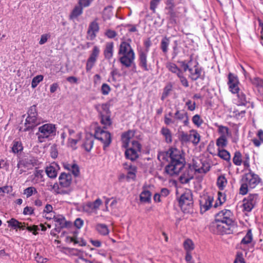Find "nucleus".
Here are the masks:
<instances>
[{
	"label": "nucleus",
	"mask_w": 263,
	"mask_h": 263,
	"mask_svg": "<svg viewBox=\"0 0 263 263\" xmlns=\"http://www.w3.org/2000/svg\"><path fill=\"white\" fill-rule=\"evenodd\" d=\"M96 109L99 113L100 122L103 127H96L94 136L103 144V150H105L110 145L112 141L110 133L105 130L112 124L111 111L109 110V106L106 103L97 105Z\"/></svg>",
	"instance_id": "1"
},
{
	"label": "nucleus",
	"mask_w": 263,
	"mask_h": 263,
	"mask_svg": "<svg viewBox=\"0 0 263 263\" xmlns=\"http://www.w3.org/2000/svg\"><path fill=\"white\" fill-rule=\"evenodd\" d=\"M165 156L169 158V163L165 167L164 173L169 176L178 175L185 164L183 153L175 147H171L167 152L159 154L158 159L160 160L162 157L164 159Z\"/></svg>",
	"instance_id": "2"
},
{
	"label": "nucleus",
	"mask_w": 263,
	"mask_h": 263,
	"mask_svg": "<svg viewBox=\"0 0 263 263\" xmlns=\"http://www.w3.org/2000/svg\"><path fill=\"white\" fill-rule=\"evenodd\" d=\"M241 180L242 183L239 189V194L245 195L249 189L255 188L261 182V179L251 169H249V172L243 176Z\"/></svg>",
	"instance_id": "3"
},
{
	"label": "nucleus",
	"mask_w": 263,
	"mask_h": 263,
	"mask_svg": "<svg viewBox=\"0 0 263 263\" xmlns=\"http://www.w3.org/2000/svg\"><path fill=\"white\" fill-rule=\"evenodd\" d=\"M57 129L56 125L52 123H46L40 126L36 133L38 142L42 143L46 140L53 139L56 136Z\"/></svg>",
	"instance_id": "4"
},
{
	"label": "nucleus",
	"mask_w": 263,
	"mask_h": 263,
	"mask_svg": "<svg viewBox=\"0 0 263 263\" xmlns=\"http://www.w3.org/2000/svg\"><path fill=\"white\" fill-rule=\"evenodd\" d=\"M25 122L24 131L32 129L41 122V119L38 116L36 105H33L29 108Z\"/></svg>",
	"instance_id": "5"
},
{
	"label": "nucleus",
	"mask_w": 263,
	"mask_h": 263,
	"mask_svg": "<svg viewBox=\"0 0 263 263\" xmlns=\"http://www.w3.org/2000/svg\"><path fill=\"white\" fill-rule=\"evenodd\" d=\"M178 121H182L184 125L187 126L189 124L188 114L185 111L177 109L174 114V119L164 116V122L166 125L177 124Z\"/></svg>",
	"instance_id": "6"
},
{
	"label": "nucleus",
	"mask_w": 263,
	"mask_h": 263,
	"mask_svg": "<svg viewBox=\"0 0 263 263\" xmlns=\"http://www.w3.org/2000/svg\"><path fill=\"white\" fill-rule=\"evenodd\" d=\"M216 220L225 223L227 227L232 225L233 222V214L229 210H223L217 213L215 217Z\"/></svg>",
	"instance_id": "7"
},
{
	"label": "nucleus",
	"mask_w": 263,
	"mask_h": 263,
	"mask_svg": "<svg viewBox=\"0 0 263 263\" xmlns=\"http://www.w3.org/2000/svg\"><path fill=\"white\" fill-rule=\"evenodd\" d=\"M179 204L184 212H190L192 209L193 204L192 194L190 193L182 194L179 198Z\"/></svg>",
	"instance_id": "8"
},
{
	"label": "nucleus",
	"mask_w": 263,
	"mask_h": 263,
	"mask_svg": "<svg viewBox=\"0 0 263 263\" xmlns=\"http://www.w3.org/2000/svg\"><path fill=\"white\" fill-rule=\"evenodd\" d=\"M100 52V48L98 46H93L90 55L86 62V70L87 72L90 71L92 68L94 66L97 61L98 58L99 57Z\"/></svg>",
	"instance_id": "9"
},
{
	"label": "nucleus",
	"mask_w": 263,
	"mask_h": 263,
	"mask_svg": "<svg viewBox=\"0 0 263 263\" xmlns=\"http://www.w3.org/2000/svg\"><path fill=\"white\" fill-rule=\"evenodd\" d=\"M53 219L57 223L56 228L54 230L59 232L61 229L65 228H68L71 225L70 221H67L65 217L62 215H53Z\"/></svg>",
	"instance_id": "10"
},
{
	"label": "nucleus",
	"mask_w": 263,
	"mask_h": 263,
	"mask_svg": "<svg viewBox=\"0 0 263 263\" xmlns=\"http://www.w3.org/2000/svg\"><path fill=\"white\" fill-rule=\"evenodd\" d=\"M130 133V130H129L127 132L123 133L121 136V141L122 143V147L126 148L125 152L126 158L132 160L131 154L129 153L130 152H132V148H127L129 145V142L131 138Z\"/></svg>",
	"instance_id": "11"
},
{
	"label": "nucleus",
	"mask_w": 263,
	"mask_h": 263,
	"mask_svg": "<svg viewBox=\"0 0 263 263\" xmlns=\"http://www.w3.org/2000/svg\"><path fill=\"white\" fill-rule=\"evenodd\" d=\"M99 29V24L97 20L90 22L87 31V39L90 41L94 40L97 36Z\"/></svg>",
	"instance_id": "12"
},
{
	"label": "nucleus",
	"mask_w": 263,
	"mask_h": 263,
	"mask_svg": "<svg viewBox=\"0 0 263 263\" xmlns=\"http://www.w3.org/2000/svg\"><path fill=\"white\" fill-rule=\"evenodd\" d=\"M214 201L212 196L204 195L200 198L199 203L200 206V212L203 213L209 210L212 206Z\"/></svg>",
	"instance_id": "13"
},
{
	"label": "nucleus",
	"mask_w": 263,
	"mask_h": 263,
	"mask_svg": "<svg viewBox=\"0 0 263 263\" xmlns=\"http://www.w3.org/2000/svg\"><path fill=\"white\" fill-rule=\"evenodd\" d=\"M194 68H190L189 72L190 75L189 77L193 81H196L198 79L201 78V73H202V68L198 66V63L196 62V64L194 66Z\"/></svg>",
	"instance_id": "14"
},
{
	"label": "nucleus",
	"mask_w": 263,
	"mask_h": 263,
	"mask_svg": "<svg viewBox=\"0 0 263 263\" xmlns=\"http://www.w3.org/2000/svg\"><path fill=\"white\" fill-rule=\"evenodd\" d=\"M59 179L60 185L62 187H68L71 183L72 177L69 173H62L61 174Z\"/></svg>",
	"instance_id": "15"
},
{
	"label": "nucleus",
	"mask_w": 263,
	"mask_h": 263,
	"mask_svg": "<svg viewBox=\"0 0 263 263\" xmlns=\"http://www.w3.org/2000/svg\"><path fill=\"white\" fill-rule=\"evenodd\" d=\"M147 53H148L147 52L144 51V50L142 48H140L138 50L139 65L144 70H146V71L148 70L147 64Z\"/></svg>",
	"instance_id": "16"
},
{
	"label": "nucleus",
	"mask_w": 263,
	"mask_h": 263,
	"mask_svg": "<svg viewBox=\"0 0 263 263\" xmlns=\"http://www.w3.org/2000/svg\"><path fill=\"white\" fill-rule=\"evenodd\" d=\"M60 169L59 166L56 163H52L46 168V173L50 178H55L57 176L58 172Z\"/></svg>",
	"instance_id": "17"
},
{
	"label": "nucleus",
	"mask_w": 263,
	"mask_h": 263,
	"mask_svg": "<svg viewBox=\"0 0 263 263\" xmlns=\"http://www.w3.org/2000/svg\"><path fill=\"white\" fill-rule=\"evenodd\" d=\"M224 224H225V223L218 221L215 220V222L213 223L212 226V227L215 228V232L219 234L226 233L227 231L229 230V228L226 227V226H224Z\"/></svg>",
	"instance_id": "18"
},
{
	"label": "nucleus",
	"mask_w": 263,
	"mask_h": 263,
	"mask_svg": "<svg viewBox=\"0 0 263 263\" xmlns=\"http://www.w3.org/2000/svg\"><path fill=\"white\" fill-rule=\"evenodd\" d=\"M119 54L123 55H132V47L130 44L125 42L121 43L120 46Z\"/></svg>",
	"instance_id": "19"
},
{
	"label": "nucleus",
	"mask_w": 263,
	"mask_h": 263,
	"mask_svg": "<svg viewBox=\"0 0 263 263\" xmlns=\"http://www.w3.org/2000/svg\"><path fill=\"white\" fill-rule=\"evenodd\" d=\"M142 146L138 141H133V161L141 155Z\"/></svg>",
	"instance_id": "20"
},
{
	"label": "nucleus",
	"mask_w": 263,
	"mask_h": 263,
	"mask_svg": "<svg viewBox=\"0 0 263 263\" xmlns=\"http://www.w3.org/2000/svg\"><path fill=\"white\" fill-rule=\"evenodd\" d=\"M114 44L113 42L106 43L103 52L105 59L110 60L112 57L114 53Z\"/></svg>",
	"instance_id": "21"
},
{
	"label": "nucleus",
	"mask_w": 263,
	"mask_h": 263,
	"mask_svg": "<svg viewBox=\"0 0 263 263\" xmlns=\"http://www.w3.org/2000/svg\"><path fill=\"white\" fill-rule=\"evenodd\" d=\"M170 42V37L166 36H164L161 40L160 48L164 55H166L168 52Z\"/></svg>",
	"instance_id": "22"
},
{
	"label": "nucleus",
	"mask_w": 263,
	"mask_h": 263,
	"mask_svg": "<svg viewBox=\"0 0 263 263\" xmlns=\"http://www.w3.org/2000/svg\"><path fill=\"white\" fill-rule=\"evenodd\" d=\"M201 166H199L197 165V163H194L193 164V168L195 171V172L198 173H203L205 174L208 171H209L210 169V166L208 164H204L201 161L200 162Z\"/></svg>",
	"instance_id": "23"
},
{
	"label": "nucleus",
	"mask_w": 263,
	"mask_h": 263,
	"mask_svg": "<svg viewBox=\"0 0 263 263\" xmlns=\"http://www.w3.org/2000/svg\"><path fill=\"white\" fill-rule=\"evenodd\" d=\"M96 230L100 235L106 236L109 234V230L107 225L103 223H98L95 227Z\"/></svg>",
	"instance_id": "24"
},
{
	"label": "nucleus",
	"mask_w": 263,
	"mask_h": 263,
	"mask_svg": "<svg viewBox=\"0 0 263 263\" xmlns=\"http://www.w3.org/2000/svg\"><path fill=\"white\" fill-rule=\"evenodd\" d=\"M83 7L79 5L76 6L69 15V18L70 20L76 19L81 15L83 13Z\"/></svg>",
	"instance_id": "25"
},
{
	"label": "nucleus",
	"mask_w": 263,
	"mask_h": 263,
	"mask_svg": "<svg viewBox=\"0 0 263 263\" xmlns=\"http://www.w3.org/2000/svg\"><path fill=\"white\" fill-rule=\"evenodd\" d=\"M94 140L91 136L86 137L85 141L82 145L85 150L88 152H90L93 147Z\"/></svg>",
	"instance_id": "26"
},
{
	"label": "nucleus",
	"mask_w": 263,
	"mask_h": 263,
	"mask_svg": "<svg viewBox=\"0 0 263 263\" xmlns=\"http://www.w3.org/2000/svg\"><path fill=\"white\" fill-rule=\"evenodd\" d=\"M161 134L165 138V141L167 143H171L172 142V135L171 130L167 127H162Z\"/></svg>",
	"instance_id": "27"
},
{
	"label": "nucleus",
	"mask_w": 263,
	"mask_h": 263,
	"mask_svg": "<svg viewBox=\"0 0 263 263\" xmlns=\"http://www.w3.org/2000/svg\"><path fill=\"white\" fill-rule=\"evenodd\" d=\"M252 83L257 87L258 92L262 96L263 100V80L257 77L254 78L252 79Z\"/></svg>",
	"instance_id": "28"
},
{
	"label": "nucleus",
	"mask_w": 263,
	"mask_h": 263,
	"mask_svg": "<svg viewBox=\"0 0 263 263\" xmlns=\"http://www.w3.org/2000/svg\"><path fill=\"white\" fill-rule=\"evenodd\" d=\"M102 204V201L100 198L97 199L93 202H89L87 203V207L90 208V209L95 213H97V211L99 209L100 206Z\"/></svg>",
	"instance_id": "29"
},
{
	"label": "nucleus",
	"mask_w": 263,
	"mask_h": 263,
	"mask_svg": "<svg viewBox=\"0 0 263 263\" xmlns=\"http://www.w3.org/2000/svg\"><path fill=\"white\" fill-rule=\"evenodd\" d=\"M166 67L170 71L176 74L177 76L183 72L182 70L174 63L171 62L167 63Z\"/></svg>",
	"instance_id": "30"
},
{
	"label": "nucleus",
	"mask_w": 263,
	"mask_h": 263,
	"mask_svg": "<svg viewBox=\"0 0 263 263\" xmlns=\"http://www.w3.org/2000/svg\"><path fill=\"white\" fill-rule=\"evenodd\" d=\"M191 135V141L194 145H197L200 140V136L197 130L192 129L190 130Z\"/></svg>",
	"instance_id": "31"
},
{
	"label": "nucleus",
	"mask_w": 263,
	"mask_h": 263,
	"mask_svg": "<svg viewBox=\"0 0 263 263\" xmlns=\"http://www.w3.org/2000/svg\"><path fill=\"white\" fill-rule=\"evenodd\" d=\"M23 150L22 143L20 141L14 140L12 143V152L14 154H18Z\"/></svg>",
	"instance_id": "32"
},
{
	"label": "nucleus",
	"mask_w": 263,
	"mask_h": 263,
	"mask_svg": "<svg viewBox=\"0 0 263 263\" xmlns=\"http://www.w3.org/2000/svg\"><path fill=\"white\" fill-rule=\"evenodd\" d=\"M151 193L148 190L143 191L140 194V200L144 202H150L151 200Z\"/></svg>",
	"instance_id": "33"
},
{
	"label": "nucleus",
	"mask_w": 263,
	"mask_h": 263,
	"mask_svg": "<svg viewBox=\"0 0 263 263\" xmlns=\"http://www.w3.org/2000/svg\"><path fill=\"white\" fill-rule=\"evenodd\" d=\"M190 170L188 169L186 172L180 176V180L183 183H187L193 178L192 174H190Z\"/></svg>",
	"instance_id": "34"
},
{
	"label": "nucleus",
	"mask_w": 263,
	"mask_h": 263,
	"mask_svg": "<svg viewBox=\"0 0 263 263\" xmlns=\"http://www.w3.org/2000/svg\"><path fill=\"white\" fill-rule=\"evenodd\" d=\"M88 255L86 253L81 254L78 255V257L75 259L76 263H93L87 258Z\"/></svg>",
	"instance_id": "35"
},
{
	"label": "nucleus",
	"mask_w": 263,
	"mask_h": 263,
	"mask_svg": "<svg viewBox=\"0 0 263 263\" xmlns=\"http://www.w3.org/2000/svg\"><path fill=\"white\" fill-rule=\"evenodd\" d=\"M218 132L220 134V136H223L227 138L229 136H231V132L229 128L227 126L223 125H218Z\"/></svg>",
	"instance_id": "36"
},
{
	"label": "nucleus",
	"mask_w": 263,
	"mask_h": 263,
	"mask_svg": "<svg viewBox=\"0 0 263 263\" xmlns=\"http://www.w3.org/2000/svg\"><path fill=\"white\" fill-rule=\"evenodd\" d=\"M120 61L121 64L125 67H129L132 64V55H122L120 58Z\"/></svg>",
	"instance_id": "37"
},
{
	"label": "nucleus",
	"mask_w": 263,
	"mask_h": 263,
	"mask_svg": "<svg viewBox=\"0 0 263 263\" xmlns=\"http://www.w3.org/2000/svg\"><path fill=\"white\" fill-rule=\"evenodd\" d=\"M37 193L36 189L34 186H29L25 189L23 191V194L26 195V198H28L33 195Z\"/></svg>",
	"instance_id": "38"
},
{
	"label": "nucleus",
	"mask_w": 263,
	"mask_h": 263,
	"mask_svg": "<svg viewBox=\"0 0 263 263\" xmlns=\"http://www.w3.org/2000/svg\"><path fill=\"white\" fill-rule=\"evenodd\" d=\"M227 183V180L223 175H221L218 177L217 180V185L220 190H223Z\"/></svg>",
	"instance_id": "39"
},
{
	"label": "nucleus",
	"mask_w": 263,
	"mask_h": 263,
	"mask_svg": "<svg viewBox=\"0 0 263 263\" xmlns=\"http://www.w3.org/2000/svg\"><path fill=\"white\" fill-rule=\"evenodd\" d=\"M218 156L227 161H230L231 158L230 154L226 149H218Z\"/></svg>",
	"instance_id": "40"
},
{
	"label": "nucleus",
	"mask_w": 263,
	"mask_h": 263,
	"mask_svg": "<svg viewBox=\"0 0 263 263\" xmlns=\"http://www.w3.org/2000/svg\"><path fill=\"white\" fill-rule=\"evenodd\" d=\"M233 162L234 164L237 166H240L241 165L242 162V155L240 152H235L234 153V156L233 158Z\"/></svg>",
	"instance_id": "41"
},
{
	"label": "nucleus",
	"mask_w": 263,
	"mask_h": 263,
	"mask_svg": "<svg viewBox=\"0 0 263 263\" xmlns=\"http://www.w3.org/2000/svg\"><path fill=\"white\" fill-rule=\"evenodd\" d=\"M172 85L171 83L167 84L164 88L163 91L161 98V100L164 101V99L168 97L172 90Z\"/></svg>",
	"instance_id": "42"
},
{
	"label": "nucleus",
	"mask_w": 263,
	"mask_h": 263,
	"mask_svg": "<svg viewBox=\"0 0 263 263\" xmlns=\"http://www.w3.org/2000/svg\"><path fill=\"white\" fill-rule=\"evenodd\" d=\"M236 93H237L239 104L240 105H246L248 101L245 93H243L242 91L239 92V91Z\"/></svg>",
	"instance_id": "43"
},
{
	"label": "nucleus",
	"mask_w": 263,
	"mask_h": 263,
	"mask_svg": "<svg viewBox=\"0 0 263 263\" xmlns=\"http://www.w3.org/2000/svg\"><path fill=\"white\" fill-rule=\"evenodd\" d=\"M167 10H168L167 14L169 15L171 22L176 24L177 23V18L178 17V13L175 12L173 8Z\"/></svg>",
	"instance_id": "44"
},
{
	"label": "nucleus",
	"mask_w": 263,
	"mask_h": 263,
	"mask_svg": "<svg viewBox=\"0 0 263 263\" xmlns=\"http://www.w3.org/2000/svg\"><path fill=\"white\" fill-rule=\"evenodd\" d=\"M33 180H35L36 182H41L44 181V171L42 170H37L35 171L33 174Z\"/></svg>",
	"instance_id": "45"
},
{
	"label": "nucleus",
	"mask_w": 263,
	"mask_h": 263,
	"mask_svg": "<svg viewBox=\"0 0 263 263\" xmlns=\"http://www.w3.org/2000/svg\"><path fill=\"white\" fill-rule=\"evenodd\" d=\"M253 236L251 230H249L245 235V236L241 240V243L245 245H247L252 241Z\"/></svg>",
	"instance_id": "46"
},
{
	"label": "nucleus",
	"mask_w": 263,
	"mask_h": 263,
	"mask_svg": "<svg viewBox=\"0 0 263 263\" xmlns=\"http://www.w3.org/2000/svg\"><path fill=\"white\" fill-rule=\"evenodd\" d=\"M228 144L227 138L223 136H220L216 140V145L218 147L223 148Z\"/></svg>",
	"instance_id": "47"
},
{
	"label": "nucleus",
	"mask_w": 263,
	"mask_h": 263,
	"mask_svg": "<svg viewBox=\"0 0 263 263\" xmlns=\"http://www.w3.org/2000/svg\"><path fill=\"white\" fill-rule=\"evenodd\" d=\"M183 246L186 252H191L194 249L193 242L190 239H187L184 241Z\"/></svg>",
	"instance_id": "48"
},
{
	"label": "nucleus",
	"mask_w": 263,
	"mask_h": 263,
	"mask_svg": "<svg viewBox=\"0 0 263 263\" xmlns=\"http://www.w3.org/2000/svg\"><path fill=\"white\" fill-rule=\"evenodd\" d=\"M245 199L247 200V202H251L255 205L258 199V194H250L247 197L245 198Z\"/></svg>",
	"instance_id": "49"
},
{
	"label": "nucleus",
	"mask_w": 263,
	"mask_h": 263,
	"mask_svg": "<svg viewBox=\"0 0 263 263\" xmlns=\"http://www.w3.org/2000/svg\"><path fill=\"white\" fill-rule=\"evenodd\" d=\"M44 77L42 75H37L34 77L31 82V87L33 88H35L37 85L43 81Z\"/></svg>",
	"instance_id": "50"
},
{
	"label": "nucleus",
	"mask_w": 263,
	"mask_h": 263,
	"mask_svg": "<svg viewBox=\"0 0 263 263\" xmlns=\"http://www.w3.org/2000/svg\"><path fill=\"white\" fill-rule=\"evenodd\" d=\"M7 222L9 227H12L14 229L20 227V224H21V222H19L17 220L14 218H11Z\"/></svg>",
	"instance_id": "51"
},
{
	"label": "nucleus",
	"mask_w": 263,
	"mask_h": 263,
	"mask_svg": "<svg viewBox=\"0 0 263 263\" xmlns=\"http://www.w3.org/2000/svg\"><path fill=\"white\" fill-rule=\"evenodd\" d=\"M193 123L198 127H200L203 123V121L201 119L199 115H195L192 118Z\"/></svg>",
	"instance_id": "52"
},
{
	"label": "nucleus",
	"mask_w": 263,
	"mask_h": 263,
	"mask_svg": "<svg viewBox=\"0 0 263 263\" xmlns=\"http://www.w3.org/2000/svg\"><path fill=\"white\" fill-rule=\"evenodd\" d=\"M179 140L182 142H187L191 141V135L182 132L180 135Z\"/></svg>",
	"instance_id": "53"
},
{
	"label": "nucleus",
	"mask_w": 263,
	"mask_h": 263,
	"mask_svg": "<svg viewBox=\"0 0 263 263\" xmlns=\"http://www.w3.org/2000/svg\"><path fill=\"white\" fill-rule=\"evenodd\" d=\"M247 201V200H246L245 198L243 200V209L246 211L250 212L253 209L255 205L251 202Z\"/></svg>",
	"instance_id": "54"
},
{
	"label": "nucleus",
	"mask_w": 263,
	"mask_h": 263,
	"mask_svg": "<svg viewBox=\"0 0 263 263\" xmlns=\"http://www.w3.org/2000/svg\"><path fill=\"white\" fill-rule=\"evenodd\" d=\"M229 81L228 84L239 83V81L237 76L230 72L228 75Z\"/></svg>",
	"instance_id": "55"
},
{
	"label": "nucleus",
	"mask_w": 263,
	"mask_h": 263,
	"mask_svg": "<svg viewBox=\"0 0 263 263\" xmlns=\"http://www.w3.org/2000/svg\"><path fill=\"white\" fill-rule=\"evenodd\" d=\"M79 139H73L69 138L68 140V145L73 150H76L77 148V144L79 141Z\"/></svg>",
	"instance_id": "56"
},
{
	"label": "nucleus",
	"mask_w": 263,
	"mask_h": 263,
	"mask_svg": "<svg viewBox=\"0 0 263 263\" xmlns=\"http://www.w3.org/2000/svg\"><path fill=\"white\" fill-rule=\"evenodd\" d=\"M242 163H243V165L244 166V167L246 169H247L249 171V169L250 168V156L248 154H245L243 160L242 161Z\"/></svg>",
	"instance_id": "57"
},
{
	"label": "nucleus",
	"mask_w": 263,
	"mask_h": 263,
	"mask_svg": "<svg viewBox=\"0 0 263 263\" xmlns=\"http://www.w3.org/2000/svg\"><path fill=\"white\" fill-rule=\"evenodd\" d=\"M192 60L193 58L192 56H191L190 60L187 63H186L185 61L178 62L179 63H180L181 66L183 67L184 71H186L187 70L189 71V69L190 68L189 65L192 61Z\"/></svg>",
	"instance_id": "58"
},
{
	"label": "nucleus",
	"mask_w": 263,
	"mask_h": 263,
	"mask_svg": "<svg viewBox=\"0 0 263 263\" xmlns=\"http://www.w3.org/2000/svg\"><path fill=\"white\" fill-rule=\"evenodd\" d=\"M101 91L103 95H107L110 91V87L108 84L103 83L102 85Z\"/></svg>",
	"instance_id": "59"
},
{
	"label": "nucleus",
	"mask_w": 263,
	"mask_h": 263,
	"mask_svg": "<svg viewBox=\"0 0 263 263\" xmlns=\"http://www.w3.org/2000/svg\"><path fill=\"white\" fill-rule=\"evenodd\" d=\"M229 86L230 90L233 93H236V92H238V91L239 90V87H238V83H232V84H228Z\"/></svg>",
	"instance_id": "60"
},
{
	"label": "nucleus",
	"mask_w": 263,
	"mask_h": 263,
	"mask_svg": "<svg viewBox=\"0 0 263 263\" xmlns=\"http://www.w3.org/2000/svg\"><path fill=\"white\" fill-rule=\"evenodd\" d=\"M234 263H245V261L243 257V254L242 253L238 252L237 253Z\"/></svg>",
	"instance_id": "61"
},
{
	"label": "nucleus",
	"mask_w": 263,
	"mask_h": 263,
	"mask_svg": "<svg viewBox=\"0 0 263 263\" xmlns=\"http://www.w3.org/2000/svg\"><path fill=\"white\" fill-rule=\"evenodd\" d=\"M161 0H152L150 3V9L154 13L156 12V8Z\"/></svg>",
	"instance_id": "62"
},
{
	"label": "nucleus",
	"mask_w": 263,
	"mask_h": 263,
	"mask_svg": "<svg viewBox=\"0 0 263 263\" xmlns=\"http://www.w3.org/2000/svg\"><path fill=\"white\" fill-rule=\"evenodd\" d=\"M35 260L39 263H44L47 261V259L44 258L39 253L35 254L34 256Z\"/></svg>",
	"instance_id": "63"
},
{
	"label": "nucleus",
	"mask_w": 263,
	"mask_h": 263,
	"mask_svg": "<svg viewBox=\"0 0 263 263\" xmlns=\"http://www.w3.org/2000/svg\"><path fill=\"white\" fill-rule=\"evenodd\" d=\"M73 175L76 177L79 176L80 174V170L78 165L75 163L72 164V167L70 171Z\"/></svg>",
	"instance_id": "64"
}]
</instances>
